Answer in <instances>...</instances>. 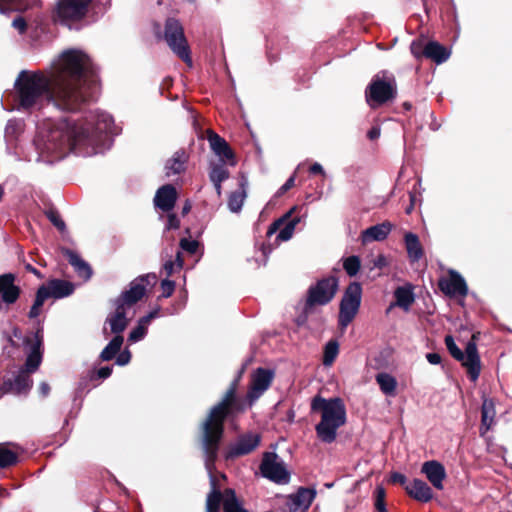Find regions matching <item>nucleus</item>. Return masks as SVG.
Here are the masks:
<instances>
[{
    "instance_id": "f257e3e1",
    "label": "nucleus",
    "mask_w": 512,
    "mask_h": 512,
    "mask_svg": "<svg viewBox=\"0 0 512 512\" xmlns=\"http://www.w3.org/2000/svg\"><path fill=\"white\" fill-rule=\"evenodd\" d=\"M91 72L90 58L76 49L63 52L48 72L22 71L15 82L18 109L32 112L50 104L62 111L77 109L85 99L83 78Z\"/></svg>"
},
{
    "instance_id": "f03ea898",
    "label": "nucleus",
    "mask_w": 512,
    "mask_h": 512,
    "mask_svg": "<svg viewBox=\"0 0 512 512\" xmlns=\"http://www.w3.org/2000/svg\"><path fill=\"white\" fill-rule=\"evenodd\" d=\"M115 133L112 117L108 113L98 112L83 122L45 120L38 126L34 143L41 153L55 154V158L76 149L89 155L97 152L96 146L102 134Z\"/></svg>"
},
{
    "instance_id": "7ed1b4c3",
    "label": "nucleus",
    "mask_w": 512,
    "mask_h": 512,
    "mask_svg": "<svg viewBox=\"0 0 512 512\" xmlns=\"http://www.w3.org/2000/svg\"><path fill=\"white\" fill-rule=\"evenodd\" d=\"M234 402L235 389L232 387L223 400L210 410L202 424V448L205 454V466L210 474L223 436L224 421L230 414Z\"/></svg>"
},
{
    "instance_id": "20e7f679",
    "label": "nucleus",
    "mask_w": 512,
    "mask_h": 512,
    "mask_svg": "<svg viewBox=\"0 0 512 512\" xmlns=\"http://www.w3.org/2000/svg\"><path fill=\"white\" fill-rule=\"evenodd\" d=\"M311 410L320 414L321 420L315 426L317 437L324 443L337 438L338 429L346 423V408L342 399H325L316 396L311 401Z\"/></svg>"
},
{
    "instance_id": "39448f33",
    "label": "nucleus",
    "mask_w": 512,
    "mask_h": 512,
    "mask_svg": "<svg viewBox=\"0 0 512 512\" xmlns=\"http://www.w3.org/2000/svg\"><path fill=\"white\" fill-rule=\"evenodd\" d=\"M396 83L394 77L381 72L375 75L366 89V101L371 108H375L395 97Z\"/></svg>"
},
{
    "instance_id": "423d86ee",
    "label": "nucleus",
    "mask_w": 512,
    "mask_h": 512,
    "mask_svg": "<svg viewBox=\"0 0 512 512\" xmlns=\"http://www.w3.org/2000/svg\"><path fill=\"white\" fill-rule=\"evenodd\" d=\"M362 299V288L357 282L351 283L345 290L339 309V326L345 329L357 315Z\"/></svg>"
},
{
    "instance_id": "0eeeda50",
    "label": "nucleus",
    "mask_w": 512,
    "mask_h": 512,
    "mask_svg": "<svg viewBox=\"0 0 512 512\" xmlns=\"http://www.w3.org/2000/svg\"><path fill=\"white\" fill-rule=\"evenodd\" d=\"M211 484L212 490L206 500V512H219L221 503L224 512H248L243 508L233 489L228 488L221 493L216 489L213 477H211Z\"/></svg>"
},
{
    "instance_id": "6e6552de",
    "label": "nucleus",
    "mask_w": 512,
    "mask_h": 512,
    "mask_svg": "<svg viewBox=\"0 0 512 512\" xmlns=\"http://www.w3.org/2000/svg\"><path fill=\"white\" fill-rule=\"evenodd\" d=\"M445 343L451 355L461 361L463 366L466 367L470 381L475 382L480 373V359L477 354L476 345L469 342L466 346L465 352H462L457 347L451 336H446Z\"/></svg>"
},
{
    "instance_id": "1a4fd4ad",
    "label": "nucleus",
    "mask_w": 512,
    "mask_h": 512,
    "mask_svg": "<svg viewBox=\"0 0 512 512\" xmlns=\"http://www.w3.org/2000/svg\"><path fill=\"white\" fill-rule=\"evenodd\" d=\"M165 40L171 50L188 65H192L190 50L182 25L176 19H168L165 25Z\"/></svg>"
},
{
    "instance_id": "9d476101",
    "label": "nucleus",
    "mask_w": 512,
    "mask_h": 512,
    "mask_svg": "<svg viewBox=\"0 0 512 512\" xmlns=\"http://www.w3.org/2000/svg\"><path fill=\"white\" fill-rule=\"evenodd\" d=\"M90 2L91 0H59L54 17L62 24L71 26L85 17Z\"/></svg>"
},
{
    "instance_id": "9b49d317",
    "label": "nucleus",
    "mask_w": 512,
    "mask_h": 512,
    "mask_svg": "<svg viewBox=\"0 0 512 512\" xmlns=\"http://www.w3.org/2000/svg\"><path fill=\"white\" fill-rule=\"evenodd\" d=\"M260 471L263 477L277 484H287L290 480V474L286 469L285 463L274 452H265L263 454Z\"/></svg>"
},
{
    "instance_id": "f8f14e48",
    "label": "nucleus",
    "mask_w": 512,
    "mask_h": 512,
    "mask_svg": "<svg viewBox=\"0 0 512 512\" xmlns=\"http://www.w3.org/2000/svg\"><path fill=\"white\" fill-rule=\"evenodd\" d=\"M338 287V281L335 277H329L319 281L309 290L307 306L325 305L332 300Z\"/></svg>"
},
{
    "instance_id": "ddd939ff",
    "label": "nucleus",
    "mask_w": 512,
    "mask_h": 512,
    "mask_svg": "<svg viewBox=\"0 0 512 512\" xmlns=\"http://www.w3.org/2000/svg\"><path fill=\"white\" fill-rule=\"evenodd\" d=\"M439 288L449 297H465L468 293L464 278L454 270H450L447 276L439 280Z\"/></svg>"
},
{
    "instance_id": "4468645a",
    "label": "nucleus",
    "mask_w": 512,
    "mask_h": 512,
    "mask_svg": "<svg viewBox=\"0 0 512 512\" xmlns=\"http://www.w3.org/2000/svg\"><path fill=\"white\" fill-rule=\"evenodd\" d=\"M261 437L257 433H247L239 436L226 451V458H236L251 453L260 444Z\"/></svg>"
},
{
    "instance_id": "2eb2a0df",
    "label": "nucleus",
    "mask_w": 512,
    "mask_h": 512,
    "mask_svg": "<svg viewBox=\"0 0 512 512\" xmlns=\"http://www.w3.org/2000/svg\"><path fill=\"white\" fill-rule=\"evenodd\" d=\"M43 336L41 330H38L32 339H25V343L30 345V350L27 354L25 369L27 372H34L37 370L42 361V347Z\"/></svg>"
},
{
    "instance_id": "dca6fc26",
    "label": "nucleus",
    "mask_w": 512,
    "mask_h": 512,
    "mask_svg": "<svg viewBox=\"0 0 512 512\" xmlns=\"http://www.w3.org/2000/svg\"><path fill=\"white\" fill-rule=\"evenodd\" d=\"M316 492L309 488H300L298 491L288 498V512H307L312 504Z\"/></svg>"
},
{
    "instance_id": "f3484780",
    "label": "nucleus",
    "mask_w": 512,
    "mask_h": 512,
    "mask_svg": "<svg viewBox=\"0 0 512 512\" xmlns=\"http://www.w3.org/2000/svg\"><path fill=\"white\" fill-rule=\"evenodd\" d=\"M148 277L149 276L140 277L132 281L130 284V289L122 294L117 303L125 305L127 309L131 310L132 306L143 297L146 290L144 281Z\"/></svg>"
},
{
    "instance_id": "a211bd4d",
    "label": "nucleus",
    "mask_w": 512,
    "mask_h": 512,
    "mask_svg": "<svg viewBox=\"0 0 512 512\" xmlns=\"http://www.w3.org/2000/svg\"><path fill=\"white\" fill-rule=\"evenodd\" d=\"M208 141L213 152L219 157L220 161L234 166L236 164L234 155L228 143L216 133L210 132Z\"/></svg>"
},
{
    "instance_id": "6ab92c4d",
    "label": "nucleus",
    "mask_w": 512,
    "mask_h": 512,
    "mask_svg": "<svg viewBox=\"0 0 512 512\" xmlns=\"http://www.w3.org/2000/svg\"><path fill=\"white\" fill-rule=\"evenodd\" d=\"M421 472L425 474L433 487L439 490L443 489V481L446 477V471L440 462L436 460L424 462L421 467Z\"/></svg>"
},
{
    "instance_id": "aec40b11",
    "label": "nucleus",
    "mask_w": 512,
    "mask_h": 512,
    "mask_svg": "<svg viewBox=\"0 0 512 512\" xmlns=\"http://www.w3.org/2000/svg\"><path fill=\"white\" fill-rule=\"evenodd\" d=\"M14 282L13 274L0 275V299L6 304H13L19 298L20 288Z\"/></svg>"
},
{
    "instance_id": "412c9836",
    "label": "nucleus",
    "mask_w": 512,
    "mask_h": 512,
    "mask_svg": "<svg viewBox=\"0 0 512 512\" xmlns=\"http://www.w3.org/2000/svg\"><path fill=\"white\" fill-rule=\"evenodd\" d=\"M406 493L416 501L427 503L433 498L429 485L420 479H413L405 486Z\"/></svg>"
},
{
    "instance_id": "4be33fe9",
    "label": "nucleus",
    "mask_w": 512,
    "mask_h": 512,
    "mask_svg": "<svg viewBox=\"0 0 512 512\" xmlns=\"http://www.w3.org/2000/svg\"><path fill=\"white\" fill-rule=\"evenodd\" d=\"M177 191L174 186L167 184L160 187L154 197V204L162 211H170L176 202Z\"/></svg>"
},
{
    "instance_id": "5701e85b",
    "label": "nucleus",
    "mask_w": 512,
    "mask_h": 512,
    "mask_svg": "<svg viewBox=\"0 0 512 512\" xmlns=\"http://www.w3.org/2000/svg\"><path fill=\"white\" fill-rule=\"evenodd\" d=\"M496 410L493 399L483 395L480 435L484 436L495 424Z\"/></svg>"
},
{
    "instance_id": "b1692460",
    "label": "nucleus",
    "mask_w": 512,
    "mask_h": 512,
    "mask_svg": "<svg viewBox=\"0 0 512 512\" xmlns=\"http://www.w3.org/2000/svg\"><path fill=\"white\" fill-rule=\"evenodd\" d=\"M393 225L390 222H383L371 226L361 233V241L363 244H367L373 241H383L387 238L391 232Z\"/></svg>"
},
{
    "instance_id": "393cba45",
    "label": "nucleus",
    "mask_w": 512,
    "mask_h": 512,
    "mask_svg": "<svg viewBox=\"0 0 512 512\" xmlns=\"http://www.w3.org/2000/svg\"><path fill=\"white\" fill-rule=\"evenodd\" d=\"M129 309L125 305L117 303L115 312L107 318L111 333L119 335L128 324Z\"/></svg>"
},
{
    "instance_id": "a878e982",
    "label": "nucleus",
    "mask_w": 512,
    "mask_h": 512,
    "mask_svg": "<svg viewBox=\"0 0 512 512\" xmlns=\"http://www.w3.org/2000/svg\"><path fill=\"white\" fill-rule=\"evenodd\" d=\"M41 287L46 289L48 298L53 297L56 299L67 297L74 291V286L72 283L59 279L51 280L47 283V285H42Z\"/></svg>"
},
{
    "instance_id": "bb28decb",
    "label": "nucleus",
    "mask_w": 512,
    "mask_h": 512,
    "mask_svg": "<svg viewBox=\"0 0 512 512\" xmlns=\"http://www.w3.org/2000/svg\"><path fill=\"white\" fill-rule=\"evenodd\" d=\"M188 158L189 156L185 150L176 151L165 164L166 175L170 177L184 172Z\"/></svg>"
},
{
    "instance_id": "cd10ccee",
    "label": "nucleus",
    "mask_w": 512,
    "mask_h": 512,
    "mask_svg": "<svg viewBox=\"0 0 512 512\" xmlns=\"http://www.w3.org/2000/svg\"><path fill=\"white\" fill-rule=\"evenodd\" d=\"M450 50L438 42H429L425 45L423 55L437 64L445 62L450 57Z\"/></svg>"
},
{
    "instance_id": "c85d7f7f",
    "label": "nucleus",
    "mask_w": 512,
    "mask_h": 512,
    "mask_svg": "<svg viewBox=\"0 0 512 512\" xmlns=\"http://www.w3.org/2000/svg\"><path fill=\"white\" fill-rule=\"evenodd\" d=\"M404 241L409 259L412 262L420 260L423 256V248L418 236L408 232L405 234Z\"/></svg>"
},
{
    "instance_id": "c756f323",
    "label": "nucleus",
    "mask_w": 512,
    "mask_h": 512,
    "mask_svg": "<svg viewBox=\"0 0 512 512\" xmlns=\"http://www.w3.org/2000/svg\"><path fill=\"white\" fill-rule=\"evenodd\" d=\"M394 296L396 299L395 305L402 308L405 311H408L411 305L414 303L415 297L413 293V287L411 285H404L398 287Z\"/></svg>"
},
{
    "instance_id": "7c9ffc66",
    "label": "nucleus",
    "mask_w": 512,
    "mask_h": 512,
    "mask_svg": "<svg viewBox=\"0 0 512 512\" xmlns=\"http://www.w3.org/2000/svg\"><path fill=\"white\" fill-rule=\"evenodd\" d=\"M67 256L69 263L74 267L78 275L84 280H88L92 274L90 266L74 252H67Z\"/></svg>"
},
{
    "instance_id": "2f4dec72",
    "label": "nucleus",
    "mask_w": 512,
    "mask_h": 512,
    "mask_svg": "<svg viewBox=\"0 0 512 512\" xmlns=\"http://www.w3.org/2000/svg\"><path fill=\"white\" fill-rule=\"evenodd\" d=\"M246 185H247V180L243 178L240 183V187H241L240 191L233 192L230 195L229 200H228V207L231 212L237 213L241 210L244 200L246 198Z\"/></svg>"
},
{
    "instance_id": "473e14b6",
    "label": "nucleus",
    "mask_w": 512,
    "mask_h": 512,
    "mask_svg": "<svg viewBox=\"0 0 512 512\" xmlns=\"http://www.w3.org/2000/svg\"><path fill=\"white\" fill-rule=\"evenodd\" d=\"M156 316V313H150L147 316L141 318L137 327H135L129 334L128 340L130 342H137L144 338L147 332V327L150 321Z\"/></svg>"
},
{
    "instance_id": "72a5a7b5",
    "label": "nucleus",
    "mask_w": 512,
    "mask_h": 512,
    "mask_svg": "<svg viewBox=\"0 0 512 512\" xmlns=\"http://www.w3.org/2000/svg\"><path fill=\"white\" fill-rule=\"evenodd\" d=\"M17 453L6 443L0 444V468H6L17 463Z\"/></svg>"
},
{
    "instance_id": "f704fd0d",
    "label": "nucleus",
    "mask_w": 512,
    "mask_h": 512,
    "mask_svg": "<svg viewBox=\"0 0 512 512\" xmlns=\"http://www.w3.org/2000/svg\"><path fill=\"white\" fill-rule=\"evenodd\" d=\"M123 344V337L116 335L101 352L103 360H111L120 350Z\"/></svg>"
},
{
    "instance_id": "c9c22d12",
    "label": "nucleus",
    "mask_w": 512,
    "mask_h": 512,
    "mask_svg": "<svg viewBox=\"0 0 512 512\" xmlns=\"http://www.w3.org/2000/svg\"><path fill=\"white\" fill-rule=\"evenodd\" d=\"M48 299V294H46V289L44 287H39L36 298L34 301V304L32 305L30 311H29V317L30 318H36L39 316L41 312V308L45 302V300Z\"/></svg>"
},
{
    "instance_id": "e433bc0d",
    "label": "nucleus",
    "mask_w": 512,
    "mask_h": 512,
    "mask_svg": "<svg viewBox=\"0 0 512 512\" xmlns=\"http://www.w3.org/2000/svg\"><path fill=\"white\" fill-rule=\"evenodd\" d=\"M274 380V371L271 369L259 368L252 376L251 384H270Z\"/></svg>"
},
{
    "instance_id": "4c0bfd02",
    "label": "nucleus",
    "mask_w": 512,
    "mask_h": 512,
    "mask_svg": "<svg viewBox=\"0 0 512 512\" xmlns=\"http://www.w3.org/2000/svg\"><path fill=\"white\" fill-rule=\"evenodd\" d=\"M31 386H0V398L7 394L15 397H26Z\"/></svg>"
},
{
    "instance_id": "58836bf2",
    "label": "nucleus",
    "mask_w": 512,
    "mask_h": 512,
    "mask_svg": "<svg viewBox=\"0 0 512 512\" xmlns=\"http://www.w3.org/2000/svg\"><path fill=\"white\" fill-rule=\"evenodd\" d=\"M361 262L358 256H349L343 260V268L349 276H355L360 269Z\"/></svg>"
},
{
    "instance_id": "ea45409f",
    "label": "nucleus",
    "mask_w": 512,
    "mask_h": 512,
    "mask_svg": "<svg viewBox=\"0 0 512 512\" xmlns=\"http://www.w3.org/2000/svg\"><path fill=\"white\" fill-rule=\"evenodd\" d=\"M339 352L338 343L335 341H330L326 344L324 350V359L323 362L325 365H331L335 358L337 357Z\"/></svg>"
},
{
    "instance_id": "a19ab883",
    "label": "nucleus",
    "mask_w": 512,
    "mask_h": 512,
    "mask_svg": "<svg viewBox=\"0 0 512 512\" xmlns=\"http://www.w3.org/2000/svg\"><path fill=\"white\" fill-rule=\"evenodd\" d=\"M229 177L228 170L224 165H213L209 174L211 182H223Z\"/></svg>"
},
{
    "instance_id": "79ce46f5",
    "label": "nucleus",
    "mask_w": 512,
    "mask_h": 512,
    "mask_svg": "<svg viewBox=\"0 0 512 512\" xmlns=\"http://www.w3.org/2000/svg\"><path fill=\"white\" fill-rule=\"evenodd\" d=\"M183 266V260L181 258V253L178 252L176 255L175 261H167L164 264V271L167 276H171L176 270H180Z\"/></svg>"
},
{
    "instance_id": "37998d69",
    "label": "nucleus",
    "mask_w": 512,
    "mask_h": 512,
    "mask_svg": "<svg viewBox=\"0 0 512 512\" xmlns=\"http://www.w3.org/2000/svg\"><path fill=\"white\" fill-rule=\"evenodd\" d=\"M294 224L293 223H287L279 232L277 235V240L280 241H288L292 238L294 234Z\"/></svg>"
},
{
    "instance_id": "c03bdc74",
    "label": "nucleus",
    "mask_w": 512,
    "mask_h": 512,
    "mask_svg": "<svg viewBox=\"0 0 512 512\" xmlns=\"http://www.w3.org/2000/svg\"><path fill=\"white\" fill-rule=\"evenodd\" d=\"M390 264V258L384 254L377 255L373 261L370 269H383L388 267Z\"/></svg>"
},
{
    "instance_id": "a18cd8bd",
    "label": "nucleus",
    "mask_w": 512,
    "mask_h": 512,
    "mask_svg": "<svg viewBox=\"0 0 512 512\" xmlns=\"http://www.w3.org/2000/svg\"><path fill=\"white\" fill-rule=\"evenodd\" d=\"M111 372H112V369L110 367H108V366L101 367L98 370L93 371L91 380L92 381L104 380L110 376Z\"/></svg>"
},
{
    "instance_id": "49530a36",
    "label": "nucleus",
    "mask_w": 512,
    "mask_h": 512,
    "mask_svg": "<svg viewBox=\"0 0 512 512\" xmlns=\"http://www.w3.org/2000/svg\"><path fill=\"white\" fill-rule=\"evenodd\" d=\"M20 130V124L16 121H9L5 128L6 138H14L17 132Z\"/></svg>"
},
{
    "instance_id": "de8ad7c7",
    "label": "nucleus",
    "mask_w": 512,
    "mask_h": 512,
    "mask_svg": "<svg viewBox=\"0 0 512 512\" xmlns=\"http://www.w3.org/2000/svg\"><path fill=\"white\" fill-rule=\"evenodd\" d=\"M180 246L183 250L193 254L197 251L199 243L195 240L182 239Z\"/></svg>"
},
{
    "instance_id": "09e8293b",
    "label": "nucleus",
    "mask_w": 512,
    "mask_h": 512,
    "mask_svg": "<svg viewBox=\"0 0 512 512\" xmlns=\"http://www.w3.org/2000/svg\"><path fill=\"white\" fill-rule=\"evenodd\" d=\"M425 45L426 44H424L423 40L418 39L413 41L410 46L411 53L415 57L419 58L420 56L423 55Z\"/></svg>"
},
{
    "instance_id": "8fccbe9b",
    "label": "nucleus",
    "mask_w": 512,
    "mask_h": 512,
    "mask_svg": "<svg viewBox=\"0 0 512 512\" xmlns=\"http://www.w3.org/2000/svg\"><path fill=\"white\" fill-rule=\"evenodd\" d=\"M269 386H252V389L248 393V397L250 398V404L260 397Z\"/></svg>"
},
{
    "instance_id": "3c124183",
    "label": "nucleus",
    "mask_w": 512,
    "mask_h": 512,
    "mask_svg": "<svg viewBox=\"0 0 512 512\" xmlns=\"http://www.w3.org/2000/svg\"><path fill=\"white\" fill-rule=\"evenodd\" d=\"M174 287H175V284L173 281H170V280H163L161 282V288H162V291H163V296L164 297H169L173 291H174Z\"/></svg>"
},
{
    "instance_id": "603ef678",
    "label": "nucleus",
    "mask_w": 512,
    "mask_h": 512,
    "mask_svg": "<svg viewBox=\"0 0 512 512\" xmlns=\"http://www.w3.org/2000/svg\"><path fill=\"white\" fill-rule=\"evenodd\" d=\"M377 384L379 385H388V384H395V380L388 374L380 373L377 375Z\"/></svg>"
},
{
    "instance_id": "864d4df0",
    "label": "nucleus",
    "mask_w": 512,
    "mask_h": 512,
    "mask_svg": "<svg viewBox=\"0 0 512 512\" xmlns=\"http://www.w3.org/2000/svg\"><path fill=\"white\" fill-rule=\"evenodd\" d=\"M296 210V207H293L285 216L284 218L276 221L268 230V234L271 235L273 234L277 229H278V226L281 225L283 223V221L287 218H290L292 213Z\"/></svg>"
},
{
    "instance_id": "5fc2aeb1",
    "label": "nucleus",
    "mask_w": 512,
    "mask_h": 512,
    "mask_svg": "<svg viewBox=\"0 0 512 512\" xmlns=\"http://www.w3.org/2000/svg\"><path fill=\"white\" fill-rule=\"evenodd\" d=\"M12 26L20 33H24L26 30V22L23 18L17 17L13 20Z\"/></svg>"
},
{
    "instance_id": "6e6d98bb",
    "label": "nucleus",
    "mask_w": 512,
    "mask_h": 512,
    "mask_svg": "<svg viewBox=\"0 0 512 512\" xmlns=\"http://www.w3.org/2000/svg\"><path fill=\"white\" fill-rule=\"evenodd\" d=\"M391 481L393 483H399L400 485H402L404 487L408 484L406 476L401 473H398V472L392 473Z\"/></svg>"
},
{
    "instance_id": "4d7b16f0",
    "label": "nucleus",
    "mask_w": 512,
    "mask_h": 512,
    "mask_svg": "<svg viewBox=\"0 0 512 512\" xmlns=\"http://www.w3.org/2000/svg\"><path fill=\"white\" fill-rule=\"evenodd\" d=\"M295 183V177L291 176L278 190L277 195L280 196L287 192L290 188L294 186Z\"/></svg>"
},
{
    "instance_id": "13d9d810",
    "label": "nucleus",
    "mask_w": 512,
    "mask_h": 512,
    "mask_svg": "<svg viewBox=\"0 0 512 512\" xmlns=\"http://www.w3.org/2000/svg\"><path fill=\"white\" fill-rule=\"evenodd\" d=\"M49 219L51 220V222L61 231L64 230L65 228V223L63 222V220L58 216L56 215L55 213H50L49 214Z\"/></svg>"
},
{
    "instance_id": "bf43d9fd",
    "label": "nucleus",
    "mask_w": 512,
    "mask_h": 512,
    "mask_svg": "<svg viewBox=\"0 0 512 512\" xmlns=\"http://www.w3.org/2000/svg\"><path fill=\"white\" fill-rule=\"evenodd\" d=\"M130 358L131 354L126 350L118 355L116 362L119 365H126L130 361Z\"/></svg>"
},
{
    "instance_id": "052dcab7",
    "label": "nucleus",
    "mask_w": 512,
    "mask_h": 512,
    "mask_svg": "<svg viewBox=\"0 0 512 512\" xmlns=\"http://www.w3.org/2000/svg\"><path fill=\"white\" fill-rule=\"evenodd\" d=\"M180 225L179 219L174 214L168 215L167 229H177Z\"/></svg>"
},
{
    "instance_id": "680f3d73",
    "label": "nucleus",
    "mask_w": 512,
    "mask_h": 512,
    "mask_svg": "<svg viewBox=\"0 0 512 512\" xmlns=\"http://www.w3.org/2000/svg\"><path fill=\"white\" fill-rule=\"evenodd\" d=\"M426 359L432 365H437V364H440V362H441L440 354L439 353H435V352L428 353L426 355Z\"/></svg>"
},
{
    "instance_id": "e2e57ef3",
    "label": "nucleus",
    "mask_w": 512,
    "mask_h": 512,
    "mask_svg": "<svg viewBox=\"0 0 512 512\" xmlns=\"http://www.w3.org/2000/svg\"><path fill=\"white\" fill-rule=\"evenodd\" d=\"M375 507L376 509L378 510V512H388L386 507H385V503H384V500H383V494H381L376 502H375Z\"/></svg>"
},
{
    "instance_id": "0e129e2a",
    "label": "nucleus",
    "mask_w": 512,
    "mask_h": 512,
    "mask_svg": "<svg viewBox=\"0 0 512 512\" xmlns=\"http://www.w3.org/2000/svg\"><path fill=\"white\" fill-rule=\"evenodd\" d=\"M397 386H380L382 392L386 396H394L396 394Z\"/></svg>"
},
{
    "instance_id": "69168bd1",
    "label": "nucleus",
    "mask_w": 512,
    "mask_h": 512,
    "mask_svg": "<svg viewBox=\"0 0 512 512\" xmlns=\"http://www.w3.org/2000/svg\"><path fill=\"white\" fill-rule=\"evenodd\" d=\"M380 136V128L379 127H372L368 132V138L370 140H375Z\"/></svg>"
},
{
    "instance_id": "338daca9",
    "label": "nucleus",
    "mask_w": 512,
    "mask_h": 512,
    "mask_svg": "<svg viewBox=\"0 0 512 512\" xmlns=\"http://www.w3.org/2000/svg\"><path fill=\"white\" fill-rule=\"evenodd\" d=\"M17 338V339H21L22 338V333H21V330L17 327H14L13 330H12V335L11 337L9 338V342L12 344V345H15L14 341L12 338Z\"/></svg>"
},
{
    "instance_id": "774afa93",
    "label": "nucleus",
    "mask_w": 512,
    "mask_h": 512,
    "mask_svg": "<svg viewBox=\"0 0 512 512\" xmlns=\"http://www.w3.org/2000/svg\"><path fill=\"white\" fill-rule=\"evenodd\" d=\"M310 172L313 174H324V169L319 163H314L310 167Z\"/></svg>"
}]
</instances>
